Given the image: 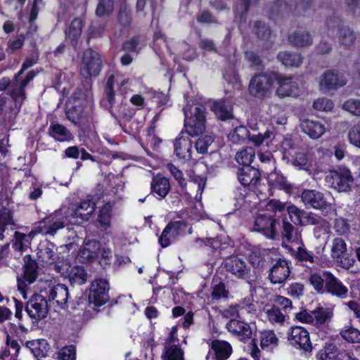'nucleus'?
Segmentation results:
<instances>
[{
  "instance_id": "f257e3e1",
  "label": "nucleus",
  "mask_w": 360,
  "mask_h": 360,
  "mask_svg": "<svg viewBox=\"0 0 360 360\" xmlns=\"http://www.w3.org/2000/svg\"><path fill=\"white\" fill-rule=\"evenodd\" d=\"M206 108L201 104H188L184 108V129L188 136H194L202 133L205 129Z\"/></svg>"
},
{
  "instance_id": "f03ea898",
  "label": "nucleus",
  "mask_w": 360,
  "mask_h": 360,
  "mask_svg": "<svg viewBox=\"0 0 360 360\" xmlns=\"http://www.w3.org/2000/svg\"><path fill=\"white\" fill-rule=\"evenodd\" d=\"M68 223V216L63 213V209H60L36 223L30 231V236L41 234L54 236L58 231L63 229Z\"/></svg>"
},
{
  "instance_id": "7ed1b4c3",
  "label": "nucleus",
  "mask_w": 360,
  "mask_h": 360,
  "mask_svg": "<svg viewBox=\"0 0 360 360\" xmlns=\"http://www.w3.org/2000/svg\"><path fill=\"white\" fill-rule=\"evenodd\" d=\"M328 186L339 193L352 190L354 177L351 171L346 167H338L329 170L325 177Z\"/></svg>"
},
{
  "instance_id": "20e7f679",
  "label": "nucleus",
  "mask_w": 360,
  "mask_h": 360,
  "mask_svg": "<svg viewBox=\"0 0 360 360\" xmlns=\"http://www.w3.org/2000/svg\"><path fill=\"white\" fill-rule=\"evenodd\" d=\"M103 60L98 52L88 49L83 52L79 67L80 75L86 79L97 76L102 68Z\"/></svg>"
},
{
  "instance_id": "39448f33",
  "label": "nucleus",
  "mask_w": 360,
  "mask_h": 360,
  "mask_svg": "<svg viewBox=\"0 0 360 360\" xmlns=\"http://www.w3.org/2000/svg\"><path fill=\"white\" fill-rule=\"evenodd\" d=\"M310 1L307 0L297 3L295 0H274L272 11L281 13L283 16L303 15L310 8Z\"/></svg>"
},
{
  "instance_id": "423d86ee",
  "label": "nucleus",
  "mask_w": 360,
  "mask_h": 360,
  "mask_svg": "<svg viewBox=\"0 0 360 360\" xmlns=\"http://www.w3.org/2000/svg\"><path fill=\"white\" fill-rule=\"evenodd\" d=\"M281 150L283 158L293 166L299 169H303L307 165V158L306 153L301 148L296 146L291 139H283L281 142Z\"/></svg>"
},
{
  "instance_id": "0eeeda50",
  "label": "nucleus",
  "mask_w": 360,
  "mask_h": 360,
  "mask_svg": "<svg viewBox=\"0 0 360 360\" xmlns=\"http://www.w3.org/2000/svg\"><path fill=\"white\" fill-rule=\"evenodd\" d=\"M327 27L328 34L336 36L339 43L347 47L352 46L356 39L354 32L347 26L341 25L338 19H330L327 22Z\"/></svg>"
},
{
  "instance_id": "6e6552de",
  "label": "nucleus",
  "mask_w": 360,
  "mask_h": 360,
  "mask_svg": "<svg viewBox=\"0 0 360 360\" xmlns=\"http://www.w3.org/2000/svg\"><path fill=\"white\" fill-rule=\"evenodd\" d=\"M288 340L290 345L304 353L312 351V345L309 332L301 326L292 327L288 332Z\"/></svg>"
},
{
  "instance_id": "1a4fd4ad",
  "label": "nucleus",
  "mask_w": 360,
  "mask_h": 360,
  "mask_svg": "<svg viewBox=\"0 0 360 360\" xmlns=\"http://www.w3.org/2000/svg\"><path fill=\"white\" fill-rule=\"evenodd\" d=\"M35 73L30 72L25 78L20 79V75L16 74L11 82L9 89V94L15 103V107L19 110L23 101L25 99V88L34 79Z\"/></svg>"
},
{
  "instance_id": "9d476101",
  "label": "nucleus",
  "mask_w": 360,
  "mask_h": 360,
  "mask_svg": "<svg viewBox=\"0 0 360 360\" xmlns=\"http://www.w3.org/2000/svg\"><path fill=\"white\" fill-rule=\"evenodd\" d=\"M275 74H258L250 82V94L257 98H264L271 90Z\"/></svg>"
},
{
  "instance_id": "9b49d317",
  "label": "nucleus",
  "mask_w": 360,
  "mask_h": 360,
  "mask_svg": "<svg viewBox=\"0 0 360 360\" xmlns=\"http://www.w3.org/2000/svg\"><path fill=\"white\" fill-rule=\"evenodd\" d=\"M24 275L22 278L18 279V288L23 298L26 299V288L33 283L38 275V266L35 260L30 255L24 257Z\"/></svg>"
},
{
  "instance_id": "f8f14e48",
  "label": "nucleus",
  "mask_w": 360,
  "mask_h": 360,
  "mask_svg": "<svg viewBox=\"0 0 360 360\" xmlns=\"http://www.w3.org/2000/svg\"><path fill=\"white\" fill-rule=\"evenodd\" d=\"M274 80L278 86L276 90V95L279 98L296 97L300 94L299 85L296 81L293 80L292 77L275 74Z\"/></svg>"
},
{
  "instance_id": "ddd939ff",
  "label": "nucleus",
  "mask_w": 360,
  "mask_h": 360,
  "mask_svg": "<svg viewBox=\"0 0 360 360\" xmlns=\"http://www.w3.org/2000/svg\"><path fill=\"white\" fill-rule=\"evenodd\" d=\"M347 83L343 73L335 70H326L320 77L319 89L323 92L335 90L345 86Z\"/></svg>"
},
{
  "instance_id": "4468645a",
  "label": "nucleus",
  "mask_w": 360,
  "mask_h": 360,
  "mask_svg": "<svg viewBox=\"0 0 360 360\" xmlns=\"http://www.w3.org/2000/svg\"><path fill=\"white\" fill-rule=\"evenodd\" d=\"M108 283L105 279H95L91 285L89 294V304L101 306L107 302L108 297Z\"/></svg>"
},
{
  "instance_id": "2eb2a0df",
  "label": "nucleus",
  "mask_w": 360,
  "mask_h": 360,
  "mask_svg": "<svg viewBox=\"0 0 360 360\" xmlns=\"http://www.w3.org/2000/svg\"><path fill=\"white\" fill-rule=\"evenodd\" d=\"M25 310L33 319L41 320L46 317L49 306L46 299L41 295H34L27 302Z\"/></svg>"
},
{
  "instance_id": "dca6fc26",
  "label": "nucleus",
  "mask_w": 360,
  "mask_h": 360,
  "mask_svg": "<svg viewBox=\"0 0 360 360\" xmlns=\"http://www.w3.org/2000/svg\"><path fill=\"white\" fill-rule=\"evenodd\" d=\"M276 220L273 217L260 214L255 217L253 231L259 232L268 238L274 239L278 235Z\"/></svg>"
},
{
  "instance_id": "f3484780",
  "label": "nucleus",
  "mask_w": 360,
  "mask_h": 360,
  "mask_svg": "<svg viewBox=\"0 0 360 360\" xmlns=\"http://www.w3.org/2000/svg\"><path fill=\"white\" fill-rule=\"evenodd\" d=\"M301 200L306 206L316 210H326L331 205L326 195L316 190L303 191L301 194Z\"/></svg>"
},
{
  "instance_id": "a211bd4d",
  "label": "nucleus",
  "mask_w": 360,
  "mask_h": 360,
  "mask_svg": "<svg viewBox=\"0 0 360 360\" xmlns=\"http://www.w3.org/2000/svg\"><path fill=\"white\" fill-rule=\"evenodd\" d=\"M290 274L288 262L283 259H278L270 269L269 278L274 284H281L286 281Z\"/></svg>"
},
{
  "instance_id": "6ab92c4d",
  "label": "nucleus",
  "mask_w": 360,
  "mask_h": 360,
  "mask_svg": "<svg viewBox=\"0 0 360 360\" xmlns=\"http://www.w3.org/2000/svg\"><path fill=\"white\" fill-rule=\"evenodd\" d=\"M174 153L179 159L189 160L192 158V141L182 131L174 142Z\"/></svg>"
},
{
  "instance_id": "aec40b11",
  "label": "nucleus",
  "mask_w": 360,
  "mask_h": 360,
  "mask_svg": "<svg viewBox=\"0 0 360 360\" xmlns=\"http://www.w3.org/2000/svg\"><path fill=\"white\" fill-rule=\"evenodd\" d=\"M226 328L240 341L245 342L251 339L252 330L249 324L236 319H231L226 325Z\"/></svg>"
},
{
  "instance_id": "412c9836",
  "label": "nucleus",
  "mask_w": 360,
  "mask_h": 360,
  "mask_svg": "<svg viewBox=\"0 0 360 360\" xmlns=\"http://www.w3.org/2000/svg\"><path fill=\"white\" fill-rule=\"evenodd\" d=\"M56 250L57 248L53 243L45 240L39 244L37 255L41 262L53 264L58 257Z\"/></svg>"
},
{
  "instance_id": "4be33fe9",
  "label": "nucleus",
  "mask_w": 360,
  "mask_h": 360,
  "mask_svg": "<svg viewBox=\"0 0 360 360\" xmlns=\"http://www.w3.org/2000/svg\"><path fill=\"white\" fill-rule=\"evenodd\" d=\"M300 127L302 131L312 139H319L326 131L325 124L318 120H304Z\"/></svg>"
},
{
  "instance_id": "5701e85b",
  "label": "nucleus",
  "mask_w": 360,
  "mask_h": 360,
  "mask_svg": "<svg viewBox=\"0 0 360 360\" xmlns=\"http://www.w3.org/2000/svg\"><path fill=\"white\" fill-rule=\"evenodd\" d=\"M96 203L93 198L88 195L82 200L79 205L72 210L71 216L73 218L79 219L82 221H87L94 213Z\"/></svg>"
},
{
  "instance_id": "b1692460",
  "label": "nucleus",
  "mask_w": 360,
  "mask_h": 360,
  "mask_svg": "<svg viewBox=\"0 0 360 360\" xmlns=\"http://www.w3.org/2000/svg\"><path fill=\"white\" fill-rule=\"evenodd\" d=\"M48 296L49 301L55 302L60 308H65L69 298L68 288L65 285L58 283L50 287Z\"/></svg>"
},
{
  "instance_id": "393cba45",
  "label": "nucleus",
  "mask_w": 360,
  "mask_h": 360,
  "mask_svg": "<svg viewBox=\"0 0 360 360\" xmlns=\"http://www.w3.org/2000/svg\"><path fill=\"white\" fill-rule=\"evenodd\" d=\"M328 293L340 299H345L348 296V288L332 273L326 278L325 294Z\"/></svg>"
},
{
  "instance_id": "a878e982",
  "label": "nucleus",
  "mask_w": 360,
  "mask_h": 360,
  "mask_svg": "<svg viewBox=\"0 0 360 360\" xmlns=\"http://www.w3.org/2000/svg\"><path fill=\"white\" fill-rule=\"evenodd\" d=\"M225 268L227 271L242 279L247 278L250 271L245 262L236 257L228 259L225 262Z\"/></svg>"
},
{
  "instance_id": "bb28decb",
  "label": "nucleus",
  "mask_w": 360,
  "mask_h": 360,
  "mask_svg": "<svg viewBox=\"0 0 360 360\" xmlns=\"http://www.w3.org/2000/svg\"><path fill=\"white\" fill-rule=\"evenodd\" d=\"M238 179L244 186L255 185L260 179V173L253 167L246 166L238 170Z\"/></svg>"
},
{
  "instance_id": "cd10ccee",
  "label": "nucleus",
  "mask_w": 360,
  "mask_h": 360,
  "mask_svg": "<svg viewBox=\"0 0 360 360\" xmlns=\"http://www.w3.org/2000/svg\"><path fill=\"white\" fill-rule=\"evenodd\" d=\"M211 351L214 352L216 359L226 360L231 354L232 348L229 342L216 340L211 343Z\"/></svg>"
},
{
  "instance_id": "c85d7f7f",
  "label": "nucleus",
  "mask_w": 360,
  "mask_h": 360,
  "mask_svg": "<svg viewBox=\"0 0 360 360\" xmlns=\"http://www.w3.org/2000/svg\"><path fill=\"white\" fill-rule=\"evenodd\" d=\"M289 42L297 47L309 46L313 43L311 35L308 31L296 30L288 37Z\"/></svg>"
},
{
  "instance_id": "c756f323",
  "label": "nucleus",
  "mask_w": 360,
  "mask_h": 360,
  "mask_svg": "<svg viewBox=\"0 0 360 360\" xmlns=\"http://www.w3.org/2000/svg\"><path fill=\"white\" fill-rule=\"evenodd\" d=\"M330 272L328 271L320 274H312L309 277V281L314 289L319 294H325L326 278H329Z\"/></svg>"
},
{
  "instance_id": "7c9ffc66",
  "label": "nucleus",
  "mask_w": 360,
  "mask_h": 360,
  "mask_svg": "<svg viewBox=\"0 0 360 360\" xmlns=\"http://www.w3.org/2000/svg\"><path fill=\"white\" fill-rule=\"evenodd\" d=\"M151 188L161 198H164L170 191L169 179L160 176H156L153 179Z\"/></svg>"
},
{
  "instance_id": "2f4dec72",
  "label": "nucleus",
  "mask_w": 360,
  "mask_h": 360,
  "mask_svg": "<svg viewBox=\"0 0 360 360\" xmlns=\"http://www.w3.org/2000/svg\"><path fill=\"white\" fill-rule=\"evenodd\" d=\"M277 58L286 67H299L303 62L300 53L289 51L279 52Z\"/></svg>"
},
{
  "instance_id": "473e14b6",
  "label": "nucleus",
  "mask_w": 360,
  "mask_h": 360,
  "mask_svg": "<svg viewBox=\"0 0 360 360\" xmlns=\"http://www.w3.org/2000/svg\"><path fill=\"white\" fill-rule=\"evenodd\" d=\"M68 280L72 285H82L86 283L87 274L82 266H75L68 272Z\"/></svg>"
},
{
  "instance_id": "72a5a7b5",
  "label": "nucleus",
  "mask_w": 360,
  "mask_h": 360,
  "mask_svg": "<svg viewBox=\"0 0 360 360\" xmlns=\"http://www.w3.org/2000/svg\"><path fill=\"white\" fill-rule=\"evenodd\" d=\"M49 134L56 140L67 141L72 139V135L69 130L60 124H52L49 127Z\"/></svg>"
},
{
  "instance_id": "f704fd0d",
  "label": "nucleus",
  "mask_w": 360,
  "mask_h": 360,
  "mask_svg": "<svg viewBox=\"0 0 360 360\" xmlns=\"http://www.w3.org/2000/svg\"><path fill=\"white\" fill-rule=\"evenodd\" d=\"M333 316L329 308L319 307L313 310V326L319 327L325 324Z\"/></svg>"
},
{
  "instance_id": "c9c22d12",
  "label": "nucleus",
  "mask_w": 360,
  "mask_h": 360,
  "mask_svg": "<svg viewBox=\"0 0 360 360\" xmlns=\"http://www.w3.org/2000/svg\"><path fill=\"white\" fill-rule=\"evenodd\" d=\"M249 136V130L245 126L240 125L229 132L228 139L231 143L238 144L245 141Z\"/></svg>"
},
{
  "instance_id": "e433bc0d",
  "label": "nucleus",
  "mask_w": 360,
  "mask_h": 360,
  "mask_svg": "<svg viewBox=\"0 0 360 360\" xmlns=\"http://www.w3.org/2000/svg\"><path fill=\"white\" fill-rule=\"evenodd\" d=\"M295 258L304 264H314L315 262V256L311 251L307 249L304 243L301 241L300 245L293 254Z\"/></svg>"
},
{
  "instance_id": "4c0bfd02",
  "label": "nucleus",
  "mask_w": 360,
  "mask_h": 360,
  "mask_svg": "<svg viewBox=\"0 0 360 360\" xmlns=\"http://www.w3.org/2000/svg\"><path fill=\"white\" fill-rule=\"evenodd\" d=\"M212 110L222 120L232 117L230 105L224 101L214 102L212 104Z\"/></svg>"
},
{
  "instance_id": "58836bf2",
  "label": "nucleus",
  "mask_w": 360,
  "mask_h": 360,
  "mask_svg": "<svg viewBox=\"0 0 360 360\" xmlns=\"http://www.w3.org/2000/svg\"><path fill=\"white\" fill-rule=\"evenodd\" d=\"M255 155V150L252 147H247L236 155V160L243 167L250 166Z\"/></svg>"
},
{
  "instance_id": "ea45409f",
  "label": "nucleus",
  "mask_w": 360,
  "mask_h": 360,
  "mask_svg": "<svg viewBox=\"0 0 360 360\" xmlns=\"http://www.w3.org/2000/svg\"><path fill=\"white\" fill-rule=\"evenodd\" d=\"M347 252V245L341 238H335L333 240L331 256L333 259H340L344 257Z\"/></svg>"
},
{
  "instance_id": "a19ab883",
  "label": "nucleus",
  "mask_w": 360,
  "mask_h": 360,
  "mask_svg": "<svg viewBox=\"0 0 360 360\" xmlns=\"http://www.w3.org/2000/svg\"><path fill=\"white\" fill-rule=\"evenodd\" d=\"M34 236H30V232L28 235L24 233H16L15 237V242L13 245V248L19 252H24L26 250L30 245V240Z\"/></svg>"
},
{
  "instance_id": "79ce46f5",
  "label": "nucleus",
  "mask_w": 360,
  "mask_h": 360,
  "mask_svg": "<svg viewBox=\"0 0 360 360\" xmlns=\"http://www.w3.org/2000/svg\"><path fill=\"white\" fill-rule=\"evenodd\" d=\"M340 335L347 342L352 343L360 342V331L351 326H345L340 330Z\"/></svg>"
},
{
  "instance_id": "37998d69",
  "label": "nucleus",
  "mask_w": 360,
  "mask_h": 360,
  "mask_svg": "<svg viewBox=\"0 0 360 360\" xmlns=\"http://www.w3.org/2000/svg\"><path fill=\"white\" fill-rule=\"evenodd\" d=\"M162 359L163 360H184V352L178 345H169L165 347Z\"/></svg>"
},
{
  "instance_id": "c03bdc74",
  "label": "nucleus",
  "mask_w": 360,
  "mask_h": 360,
  "mask_svg": "<svg viewBox=\"0 0 360 360\" xmlns=\"http://www.w3.org/2000/svg\"><path fill=\"white\" fill-rule=\"evenodd\" d=\"M117 19L119 24L124 27H129L131 22V11L127 4H122L120 6Z\"/></svg>"
},
{
  "instance_id": "a18cd8bd",
  "label": "nucleus",
  "mask_w": 360,
  "mask_h": 360,
  "mask_svg": "<svg viewBox=\"0 0 360 360\" xmlns=\"http://www.w3.org/2000/svg\"><path fill=\"white\" fill-rule=\"evenodd\" d=\"M111 211L112 207L110 204L106 203L102 207L99 212L98 221L104 229L108 228L110 225L112 217Z\"/></svg>"
},
{
  "instance_id": "49530a36",
  "label": "nucleus",
  "mask_w": 360,
  "mask_h": 360,
  "mask_svg": "<svg viewBox=\"0 0 360 360\" xmlns=\"http://www.w3.org/2000/svg\"><path fill=\"white\" fill-rule=\"evenodd\" d=\"M265 314L268 320L273 324H282L285 321V316L276 307L266 309Z\"/></svg>"
},
{
  "instance_id": "de8ad7c7",
  "label": "nucleus",
  "mask_w": 360,
  "mask_h": 360,
  "mask_svg": "<svg viewBox=\"0 0 360 360\" xmlns=\"http://www.w3.org/2000/svg\"><path fill=\"white\" fill-rule=\"evenodd\" d=\"M287 210L290 220L294 224L300 225L303 224L302 219L306 214L303 210H300L295 205L288 206Z\"/></svg>"
},
{
  "instance_id": "09e8293b",
  "label": "nucleus",
  "mask_w": 360,
  "mask_h": 360,
  "mask_svg": "<svg viewBox=\"0 0 360 360\" xmlns=\"http://www.w3.org/2000/svg\"><path fill=\"white\" fill-rule=\"evenodd\" d=\"M342 108L354 116H360V100L348 99L343 103Z\"/></svg>"
},
{
  "instance_id": "8fccbe9b",
  "label": "nucleus",
  "mask_w": 360,
  "mask_h": 360,
  "mask_svg": "<svg viewBox=\"0 0 360 360\" xmlns=\"http://www.w3.org/2000/svg\"><path fill=\"white\" fill-rule=\"evenodd\" d=\"M260 344L262 347H269L270 345H277L278 338L272 330H265L262 332L260 336Z\"/></svg>"
},
{
  "instance_id": "3c124183",
  "label": "nucleus",
  "mask_w": 360,
  "mask_h": 360,
  "mask_svg": "<svg viewBox=\"0 0 360 360\" xmlns=\"http://www.w3.org/2000/svg\"><path fill=\"white\" fill-rule=\"evenodd\" d=\"M83 27V22L80 18L74 19L69 28V37L72 40L77 39L81 34Z\"/></svg>"
},
{
  "instance_id": "603ef678",
  "label": "nucleus",
  "mask_w": 360,
  "mask_h": 360,
  "mask_svg": "<svg viewBox=\"0 0 360 360\" xmlns=\"http://www.w3.org/2000/svg\"><path fill=\"white\" fill-rule=\"evenodd\" d=\"M113 10L112 0H98V4L96 10V14L98 16L109 15Z\"/></svg>"
},
{
  "instance_id": "864d4df0",
  "label": "nucleus",
  "mask_w": 360,
  "mask_h": 360,
  "mask_svg": "<svg viewBox=\"0 0 360 360\" xmlns=\"http://www.w3.org/2000/svg\"><path fill=\"white\" fill-rule=\"evenodd\" d=\"M214 139L211 136L200 137L195 143V149L198 153L205 154L207 152L208 147L213 143Z\"/></svg>"
},
{
  "instance_id": "5fc2aeb1",
  "label": "nucleus",
  "mask_w": 360,
  "mask_h": 360,
  "mask_svg": "<svg viewBox=\"0 0 360 360\" xmlns=\"http://www.w3.org/2000/svg\"><path fill=\"white\" fill-rule=\"evenodd\" d=\"M254 28L257 37L262 39H267L271 34L269 27L264 22H255L254 24Z\"/></svg>"
},
{
  "instance_id": "6e6d98bb",
  "label": "nucleus",
  "mask_w": 360,
  "mask_h": 360,
  "mask_svg": "<svg viewBox=\"0 0 360 360\" xmlns=\"http://www.w3.org/2000/svg\"><path fill=\"white\" fill-rule=\"evenodd\" d=\"M241 316H244L245 314H253L257 311L256 304L249 299H244L238 303Z\"/></svg>"
},
{
  "instance_id": "4d7b16f0",
  "label": "nucleus",
  "mask_w": 360,
  "mask_h": 360,
  "mask_svg": "<svg viewBox=\"0 0 360 360\" xmlns=\"http://www.w3.org/2000/svg\"><path fill=\"white\" fill-rule=\"evenodd\" d=\"M313 106L317 110L331 111L333 108V103L329 98H319L314 101Z\"/></svg>"
},
{
  "instance_id": "13d9d810",
  "label": "nucleus",
  "mask_w": 360,
  "mask_h": 360,
  "mask_svg": "<svg viewBox=\"0 0 360 360\" xmlns=\"http://www.w3.org/2000/svg\"><path fill=\"white\" fill-rule=\"evenodd\" d=\"M115 83V76L110 75L106 82L104 94L108 99L109 103L112 105L115 103V94L113 86Z\"/></svg>"
},
{
  "instance_id": "bf43d9fd",
  "label": "nucleus",
  "mask_w": 360,
  "mask_h": 360,
  "mask_svg": "<svg viewBox=\"0 0 360 360\" xmlns=\"http://www.w3.org/2000/svg\"><path fill=\"white\" fill-rule=\"evenodd\" d=\"M229 295V291L226 289L225 285L222 283L214 285L212 288L211 297L213 300H220L226 298Z\"/></svg>"
},
{
  "instance_id": "052dcab7",
  "label": "nucleus",
  "mask_w": 360,
  "mask_h": 360,
  "mask_svg": "<svg viewBox=\"0 0 360 360\" xmlns=\"http://www.w3.org/2000/svg\"><path fill=\"white\" fill-rule=\"evenodd\" d=\"M60 360H75L76 349L73 345L63 347L58 353Z\"/></svg>"
},
{
  "instance_id": "680f3d73",
  "label": "nucleus",
  "mask_w": 360,
  "mask_h": 360,
  "mask_svg": "<svg viewBox=\"0 0 360 360\" xmlns=\"http://www.w3.org/2000/svg\"><path fill=\"white\" fill-rule=\"evenodd\" d=\"M167 169L170 172L171 174L174 179L178 181L180 186L184 187L186 185L185 179L183 176V173L173 164L169 163L166 166Z\"/></svg>"
},
{
  "instance_id": "e2e57ef3",
  "label": "nucleus",
  "mask_w": 360,
  "mask_h": 360,
  "mask_svg": "<svg viewBox=\"0 0 360 360\" xmlns=\"http://www.w3.org/2000/svg\"><path fill=\"white\" fill-rule=\"evenodd\" d=\"M349 142L360 148V124L352 127L348 133Z\"/></svg>"
},
{
  "instance_id": "0e129e2a",
  "label": "nucleus",
  "mask_w": 360,
  "mask_h": 360,
  "mask_svg": "<svg viewBox=\"0 0 360 360\" xmlns=\"http://www.w3.org/2000/svg\"><path fill=\"white\" fill-rule=\"evenodd\" d=\"M272 135V132L270 131H266L264 134L259 133L257 134L250 135L248 137L250 140L256 146H259L264 143L265 140L269 139Z\"/></svg>"
},
{
  "instance_id": "69168bd1",
  "label": "nucleus",
  "mask_w": 360,
  "mask_h": 360,
  "mask_svg": "<svg viewBox=\"0 0 360 360\" xmlns=\"http://www.w3.org/2000/svg\"><path fill=\"white\" fill-rule=\"evenodd\" d=\"M221 315L223 317L226 319H233V317H241L238 303L234 305H231L228 308L224 309L221 311Z\"/></svg>"
},
{
  "instance_id": "338daca9",
  "label": "nucleus",
  "mask_w": 360,
  "mask_h": 360,
  "mask_svg": "<svg viewBox=\"0 0 360 360\" xmlns=\"http://www.w3.org/2000/svg\"><path fill=\"white\" fill-rule=\"evenodd\" d=\"M174 240V239L173 238L172 236L170 234V230L166 226V227L164 229L159 238L160 245L162 248H167L171 244V243Z\"/></svg>"
},
{
  "instance_id": "774afa93",
  "label": "nucleus",
  "mask_w": 360,
  "mask_h": 360,
  "mask_svg": "<svg viewBox=\"0 0 360 360\" xmlns=\"http://www.w3.org/2000/svg\"><path fill=\"white\" fill-rule=\"evenodd\" d=\"M275 302L278 307H282L285 313H289L292 309V301L287 297L281 295L276 296Z\"/></svg>"
}]
</instances>
